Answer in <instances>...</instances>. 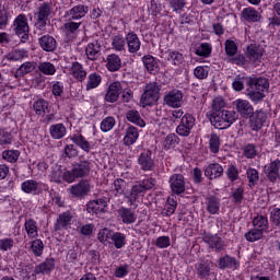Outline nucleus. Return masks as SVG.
<instances>
[{"instance_id": "c756f323", "label": "nucleus", "mask_w": 280, "mask_h": 280, "mask_svg": "<svg viewBox=\"0 0 280 280\" xmlns=\"http://www.w3.org/2000/svg\"><path fill=\"white\" fill-rule=\"evenodd\" d=\"M205 242L209 244L212 250H217V252L222 250V248H224L225 246L224 241L218 235L206 236Z\"/></svg>"}, {"instance_id": "ea45409f", "label": "nucleus", "mask_w": 280, "mask_h": 280, "mask_svg": "<svg viewBox=\"0 0 280 280\" xmlns=\"http://www.w3.org/2000/svg\"><path fill=\"white\" fill-rule=\"evenodd\" d=\"M36 67L33 62L26 61L20 66V68L15 71L14 78H23V75H27V73H32Z\"/></svg>"}, {"instance_id": "2eb2a0df", "label": "nucleus", "mask_w": 280, "mask_h": 280, "mask_svg": "<svg viewBox=\"0 0 280 280\" xmlns=\"http://www.w3.org/2000/svg\"><path fill=\"white\" fill-rule=\"evenodd\" d=\"M170 187L173 194L179 196V194L185 191V177L180 174H174L170 178Z\"/></svg>"}, {"instance_id": "0e129e2a", "label": "nucleus", "mask_w": 280, "mask_h": 280, "mask_svg": "<svg viewBox=\"0 0 280 280\" xmlns=\"http://www.w3.org/2000/svg\"><path fill=\"white\" fill-rule=\"evenodd\" d=\"M12 139V133L5 130H0V145H10Z\"/></svg>"}, {"instance_id": "4468645a", "label": "nucleus", "mask_w": 280, "mask_h": 280, "mask_svg": "<svg viewBox=\"0 0 280 280\" xmlns=\"http://www.w3.org/2000/svg\"><path fill=\"white\" fill-rule=\"evenodd\" d=\"M138 163L141 166V170H143V172H152V170H154V160L152 159V151L144 150L140 154Z\"/></svg>"}, {"instance_id": "393cba45", "label": "nucleus", "mask_w": 280, "mask_h": 280, "mask_svg": "<svg viewBox=\"0 0 280 280\" xmlns=\"http://www.w3.org/2000/svg\"><path fill=\"white\" fill-rule=\"evenodd\" d=\"M246 54L249 57V60L256 62V60H261V57L264 56V47L258 44H250L247 46Z\"/></svg>"}, {"instance_id": "6ab92c4d", "label": "nucleus", "mask_w": 280, "mask_h": 280, "mask_svg": "<svg viewBox=\"0 0 280 280\" xmlns=\"http://www.w3.org/2000/svg\"><path fill=\"white\" fill-rule=\"evenodd\" d=\"M139 139V129L135 126H129L125 131V137L122 139L124 145L130 147L137 143Z\"/></svg>"}, {"instance_id": "c03bdc74", "label": "nucleus", "mask_w": 280, "mask_h": 280, "mask_svg": "<svg viewBox=\"0 0 280 280\" xmlns=\"http://www.w3.org/2000/svg\"><path fill=\"white\" fill-rule=\"evenodd\" d=\"M19 156H21V152L19 150H5L2 152V159L8 161V163H16V161H19Z\"/></svg>"}, {"instance_id": "6e6d98bb", "label": "nucleus", "mask_w": 280, "mask_h": 280, "mask_svg": "<svg viewBox=\"0 0 280 280\" xmlns=\"http://www.w3.org/2000/svg\"><path fill=\"white\" fill-rule=\"evenodd\" d=\"M262 236L264 232L255 228L245 234L247 242H257V240H261Z\"/></svg>"}, {"instance_id": "a878e982", "label": "nucleus", "mask_w": 280, "mask_h": 280, "mask_svg": "<svg viewBox=\"0 0 280 280\" xmlns=\"http://www.w3.org/2000/svg\"><path fill=\"white\" fill-rule=\"evenodd\" d=\"M105 67L110 72L119 71L121 69V58L115 54L108 55Z\"/></svg>"}, {"instance_id": "e433bc0d", "label": "nucleus", "mask_w": 280, "mask_h": 280, "mask_svg": "<svg viewBox=\"0 0 280 280\" xmlns=\"http://www.w3.org/2000/svg\"><path fill=\"white\" fill-rule=\"evenodd\" d=\"M113 231L108 228L101 229L97 233V240L103 244V246H108L110 240L113 238Z\"/></svg>"}, {"instance_id": "bb28decb", "label": "nucleus", "mask_w": 280, "mask_h": 280, "mask_svg": "<svg viewBox=\"0 0 280 280\" xmlns=\"http://www.w3.org/2000/svg\"><path fill=\"white\" fill-rule=\"evenodd\" d=\"M49 135L51 139H62L67 136V127L62 122L51 125L49 127Z\"/></svg>"}, {"instance_id": "5701e85b", "label": "nucleus", "mask_w": 280, "mask_h": 280, "mask_svg": "<svg viewBox=\"0 0 280 280\" xmlns=\"http://www.w3.org/2000/svg\"><path fill=\"white\" fill-rule=\"evenodd\" d=\"M86 14H89V7L84 4L74 5L68 11V16H70L72 21H80V19H84Z\"/></svg>"}, {"instance_id": "a18cd8bd", "label": "nucleus", "mask_w": 280, "mask_h": 280, "mask_svg": "<svg viewBox=\"0 0 280 280\" xmlns=\"http://www.w3.org/2000/svg\"><path fill=\"white\" fill-rule=\"evenodd\" d=\"M127 45L130 54H137V51L141 49V40H139V37L137 36H129L127 38Z\"/></svg>"}, {"instance_id": "a211bd4d", "label": "nucleus", "mask_w": 280, "mask_h": 280, "mask_svg": "<svg viewBox=\"0 0 280 280\" xmlns=\"http://www.w3.org/2000/svg\"><path fill=\"white\" fill-rule=\"evenodd\" d=\"M241 19L247 23H257L261 19V15L255 8L248 7L242 10Z\"/></svg>"}, {"instance_id": "4be33fe9", "label": "nucleus", "mask_w": 280, "mask_h": 280, "mask_svg": "<svg viewBox=\"0 0 280 280\" xmlns=\"http://www.w3.org/2000/svg\"><path fill=\"white\" fill-rule=\"evenodd\" d=\"M72 141L75 143V145H78L79 148H81V150H83V152H91V142H89V140H86V138H84V136L80 135V133H75L72 136H69L66 141Z\"/></svg>"}, {"instance_id": "aec40b11", "label": "nucleus", "mask_w": 280, "mask_h": 280, "mask_svg": "<svg viewBox=\"0 0 280 280\" xmlns=\"http://www.w3.org/2000/svg\"><path fill=\"white\" fill-rule=\"evenodd\" d=\"M72 171H74V175L77 178H84V176H89L91 172V162L81 161L72 165Z\"/></svg>"}, {"instance_id": "9b49d317", "label": "nucleus", "mask_w": 280, "mask_h": 280, "mask_svg": "<svg viewBox=\"0 0 280 280\" xmlns=\"http://www.w3.org/2000/svg\"><path fill=\"white\" fill-rule=\"evenodd\" d=\"M91 191V184L89 180H81L79 184L72 185L69 188V194L74 198H84Z\"/></svg>"}, {"instance_id": "412c9836", "label": "nucleus", "mask_w": 280, "mask_h": 280, "mask_svg": "<svg viewBox=\"0 0 280 280\" xmlns=\"http://www.w3.org/2000/svg\"><path fill=\"white\" fill-rule=\"evenodd\" d=\"M224 174V167L218 163H212L207 166L205 170V176L210 180H215V178H220Z\"/></svg>"}, {"instance_id": "9d476101", "label": "nucleus", "mask_w": 280, "mask_h": 280, "mask_svg": "<svg viewBox=\"0 0 280 280\" xmlns=\"http://www.w3.org/2000/svg\"><path fill=\"white\" fill-rule=\"evenodd\" d=\"M267 119H268V114L262 109H257L256 112H254V114L252 115V119L249 120L250 121L249 126L252 130H254L255 132L261 130Z\"/></svg>"}, {"instance_id": "4d7b16f0", "label": "nucleus", "mask_w": 280, "mask_h": 280, "mask_svg": "<svg viewBox=\"0 0 280 280\" xmlns=\"http://www.w3.org/2000/svg\"><path fill=\"white\" fill-rule=\"evenodd\" d=\"M207 209L209 213H211L212 215H215V213L220 211V201L215 198L208 199Z\"/></svg>"}, {"instance_id": "58836bf2", "label": "nucleus", "mask_w": 280, "mask_h": 280, "mask_svg": "<svg viewBox=\"0 0 280 280\" xmlns=\"http://www.w3.org/2000/svg\"><path fill=\"white\" fill-rule=\"evenodd\" d=\"M89 60H97L100 58V44L97 42L90 43L85 49Z\"/></svg>"}, {"instance_id": "5fc2aeb1", "label": "nucleus", "mask_w": 280, "mask_h": 280, "mask_svg": "<svg viewBox=\"0 0 280 280\" xmlns=\"http://www.w3.org/2000/svg\"><path fill=\"white\" fill-rule=\"evenodd\" d=\"M222 108H226V101L222 96H217L212 101V113L222 112Z\"/></svg>"}, {"instance_id": "423d86ee", "label": "nucleus", "mask_w": 280, "mask_h": 280, "mask_svg": "<svg viewBox=\"0 0 280 280\" xmlns=\"http://www.w3.org/2000/svg\"><path fill=\"white\" fill-rule=\"evenodd\" d=\"M233 108L244 119H250V117H253V115L255 114V108L253 107V104H250V101L248 100L236 98L233 102Z\"/></svg>"}, {"instance_id": "6e6552de", "label": "nucleus", "mask_w": 280, "mask_h": 280, "mask_svg": "<svg viewBox=\"0 0 280 280\" xmlns=\"http://www.w3.org/2000/svg\"><path fill=\"white\" fill-rule=\"evenodd\" d=\"M12 30L16 36H30V23H27V15L19 14L12 24Z\"/></svg>"}, {"instance_id": "09e8293b", "label": "nucleus", "mask_w": 280, "mask_h": 280, "mask_svg": "<svg viewBox=\"0 0 280 280\" xmlns=\"http://www.w3.org/2000/svg\"><path fill=\"white\" fill-rule=\"evenodd\" d=\"M10 19H12V14L10 10L2 8L0 9V30H4L8 27V23H10Z\"/></svg>"}, {"instance_id": "f3484780", "label": "nucleus", "mask_w": 280, "mask_h": 280, "mask_svg": "<svg viewBox=\"0 0 280 280\" xmlns=\"http://www.w3.org/2000/svg\"><path fill=\"white\" fill-rule=\"evenodd\" d=\"M106 207H108V202L105 199H96L92 200L86 206L88 213H92L98 215V213H104L106 211Z\"/></svg>"}, {"instance_id": "f03ea898", "label": "nucleus", "mask_w": 280, "mask_h": 280, "mask_svg": "<svg viewBox=\"0 0 280 280\" xmlns=\"http://www.w3.org/2000/svg\"><path fill=\"white\" fill-rule=\"evenodd\" d=\"M270 89L266 78H249L247 81V97L253 102H261Z\"/></svg>"}, {"instance_id": "3c124183", "label": "nucleus", "mask_w": 280, "mask_h": 280, "mask_svg": "<svg viewBox=\"0 0 280 280\" xmlns=\"http://www.w3.org/2000/svg\"><path fill=\"white\" fill-rule=\"evenodd\" d=\"M209 145H210V151L213 154H218V152H220V136L215 133H211L209 138Z\"/></svg>"}, {"instance_id": "39448f33", "label": "nucleus", "mask_w": 280, "mask_h": 280, "mask_svg": "<svg viewBox=\"0 0 280 280\" xmlns=\"http://www.w3.org/2000/svg\"><path fill=\"white\" fill-rule=\"evenodd\" d=\"M51 12L54 9L51 8V3L44 2L37 8V12L35 13V26L37 30H43L47 27V21H49V16H51Z\"/></svg>"}, {"instance_id": "b1692460", "label": "nucleus", "mask_w": 280, "mask_h": 280, "mask_svg": "<svg viewBox=\"0 0 280 280\" xmlns=\"http://www.w3.org/2000/svg\"><path fill=\"white\" fill-rule=\"evenodd\" d=\"M280 160H275L269 165L265 166V174H267L269 180L275 183L279 178Z\"/></svg>"}, {"instance_id": "603ef678", "label": "nucleus", "mask_w": 280, "mask_h": 280, "mask_svg": "<svg viewBox=\"0 0 280 280\" xmlns=\"http://www.w3.org/2000/svg\"><path fill=\"white\" fill-rule=\"evenodd\" d=\"M197 275L200 279H207L209 277V272H211V267L208 262H201L196 266Z\"/></svg>"}, {"instance_id": "2f4dec72", "label": "nucleus", "mask_w": 280, "mask_h": 280, "mask_svg": "<svg viewBox=\"0 0 280 280\" xmlns=\"http://www.w3.org/2000/svg\"><path fill=\"white\" fill-rule=\"evenodd\" d=\"M219 268H231L232 270H237V268H240V261L231 256H224L219 260Z\"/></svg>"}, {"instance_id": "0eeeda50", "label": "nucleus", "mask_w": 280, "mask_h": 280, "mask_svg": "<svg viewBox=\"0 0 280 280\" xmlns=\"http://www.w3.org/2000/svg\"><path fill=\"white\" fill-rule=\"evenodd\" d=\"M21 189L24 194H32L33 196H40L43 191H47L49 187L43 182L27 179L21 184Z\"/></svg>"}, {"instance_id": "37998d69", "label": "nucleus", "mask_w": 280, "mask_h": 280, "mask_svg": "<svg viewBox=\"0 0 280 280\" xmlns=\"http://www.w3.org/2000/svg\"><path fill=\"white\" fill-rule=\"evenodd\" d=\"M7 60H11L13 62H16L19 60H23L24 58H27V51L24 49L21 50H12L4 57Z\"/></svg>"}, {"instance_id": "680f3d73", "label": "nucleus", "mask_w": 280, "mask_h": 280, "mask_svg": "<svg viewBox=\"0 0 280 280\" xmlns=\"http://www.w3.org/2000/svg\"><path fill=\"white\" fill-rule=\"evenodd\" d=\"M167 60L173 65H180V62H183V54L178 51H170Z\"/></svg>"}, {"instance_id": "dca6fc26", "label": "nucleus", "mask_w": 280, "mask_h": 280, "mask_svg": "<svg viewBox=\"0 0 280 280\" xmlns=\"http://www.w3.org/2000/svg\"><path fill=\"white\" fill-rule=\"evenodd\" d=\"M71 224H73V215L71 214V212H62L57 218V221L55 223V230L62 231L65 229H69Z\"/></svg>"}, {"instance_id": "a19ab883", "label": "nucleus", "mask_w": 280, "mask_h": 280, "mask_svg": "<svg viewBox=\"0 0 280 280\" xmlns=\"http://www.w3.org/2000/svg\"><path fill=\"white\" fill-rule=\"evenodd\" d=\"M112 242L115 248H124L126 246V234L121 232H113L112 234Z\"/></svg>"}, {"instance_id": "69168bd1", "label": "nucleus", "mask_w": 280, "mask_h": 280, "mask_svg": "<svg viewBox=\"0 0 280 280\" xmlns=\"http://www.w3.org/2000/svg\"><path fill=\"white\" fill-rule=\"evenodd\" d=\"M14 246V240L12 238H1L0 240V250H12Z\"/></svg>"}, {"instance_id": "79ce46f5", "label": "nucleus", "mask_w": 280, "mask_h": 280, "mask_svg": "<svg viewBox=\"0 0 280 280\" xmlns=\"http://www.w3.org/2000/svg\"><path fill=\"white\" fill-rule=\"evenodd\" d=\"M254 229L264 233V231H268V219L264 215H258L253 221Z\"/></svg>"}, {"instance_id": "f257e3e1", "label": "nucleus", "mask_w": 280, "mask_h": 280, "mask_svg": "<svg viewBox=\"0 0 280 280\" xmlns=\"http://www.w3.org/2000/svg\"><path fill=\"white\" fill-rule=\"evenodd\" d=\"M156 185L154 178L143 179L140 184H135L131 189H128L129 184L122 178H116L110 186V194L116 198L125 196L130 207L137 209L139 205L137 201L141 194H145L148 189H152Z\"/></svg>"}, {"instance_id": "f8f14e48", "label": "nucleus", "mask_w": 280, "mask_h": 280, "mask_svg": "<svg viewBox=\"0 0 280 280\" xmlns=\"http://www.w3.org/2000/svg\"><path fill=\"white\" fill-rule=\"evenodd\" d=\"M164 102L171 108H180L183 106V92L180 90H172L164 96Z\"/></svg>"}, {"instance_id": "864d4df0", "label": "nucleus", "mask_w": 280, "mask_h": 280, "mask_svg": "<svg viewBox=\"0 0 280 280\" xmlns=\"http://www.w3.org/2000/svg\"><path fill=\"white\" fill-rule=\"evenodd\" d=\"M194 75L198 80H205L209 75V66H198L194 70Z\"/></svg>"}, {"instance_id": "7ed1b4c3", "label": "nucleus", "mask_w": 280, "mask_h": 280, "mask_svg": "<svg viewBox=\"0 0 280 280\" xmlns=\"http://www.w3.org/2000/svg\"><path fill=\"white\" fill-rule=\"evenodd\" d=\"M210 121L214 128L224 130L231 128L237 121V112L223 109L221 112H212Z\"/></svg>"}, {"instance_id": "1a4fd4ad", "label": "nucleus", "mask_w": 280, "mask_h": 280, "mask_svg": "<svg viewBox=\"0 0 280 280\" xmlns=\"http://www.w3.org/2000/svg\"><path fill=\"white\" fill-rule=\"evenodd\" d=\"M66 71L69 75H72L77 82H84L86 80V70L84 66L78 61H73L71 65L66 66Z\"/></svg>"}, {"instance_id": "8fccbe9b", "label": "nucleus", "mask_w": 280, "mask_h": 280, "mask_svg": "<svg viewBox=\"0 0 280 280\" xmlns=\"http://www.w3.org/2000/svg\"><path fill=\"white\" fill-rule=\"evenodd\" d=\"M115 117H106L101 121V130L102 132H110V130H113V128H115Z\"/></svg>"}, {"instance_id": "c9c22d12", "label": "nucleus", "mask_w": 280, "mask_h": 280, "mask_svg": "<svg viewBox=\"0 0 280 280\" xmlns=\"http://www.w3.org/2000/svg\"><path fill=\"white\" fill-rule=\"evenodd\" d=\"M25 231L31 240L38 237V223L34 219H28L24 224Z\"/></svg>"}, {"instance_id": "f704fd0d", "label": "nucleus", "mask_w": 280, "mask_h": 280, "mask_svg": "<svg viewBox=\"0 0 280 280\" xmlns=\"http://www.w3.org/2000/svg\"><path fill=\"white\" fill-rule=\"evenodd\" d=\"M127 119L135 124L136 126H139L140 128H145V120L141 118V114H139L138 110H129L126 115Z\"/></svg>"}, {"instance_id": "4c0bfd02", "label": "nucleus", "mask_w": 280, "mask_h": 280, "mask_svg": "<svg viewBox=\"0 0 280 280\" xmlns=\"http://www.w3.org/2000/svg\"><path fill=\"white\" fill-rule=\"evenodd\" d=\"M39 45L44 51H54L56 49V39L51 36H43L39 39Z\"/></svg>"}, {"instance_id": "bf43d9fd", "label": "nucleus", "mask_w": 280, "mask_h": 280, "mask_svg": "<svg viewBox=\"0 0 280 280\" xmlns=\"http://www.w3.org/2000/svg\"><path fill=\"white\" fill-rule=\"evenodd\" d=\"M197 56H203L205 58L211 56V46L209 44H200L196 48Z\"/></svg>"}, {"instance_id": "de8ad7c7", "label": "nucleus", "mask_w": 280, "mask_h": 280, "mask_svg": "<svg viewBox=\"0 0 280 280\" xmlns=\"http://www.w3.org/2000/svg\"><path fill=\"white\" fill-rule=\"evenodd\" d=\"M33 108L36 115H45L47 108H49V103L45 100H38L34 103Z\"/></svg>"}, {"instance_id": "13d9d810", "label": "nucleus", "mask_w": 280, "mask_h": 280, "mask_svg": "<svg viewBox=\"0 0 280 280\" xmlns=\"http://www.w3.org/2000/svg\"><path fill=\"white\" fill-rule=\"evenodd\" d=\"M31 248L36 257H40V255H43V250L45 249V245L43 244V241L35 240L32 242Z\"/></svg>"}, {"instance_id": "c85d7f7f", "label": "nucleus", "mask_w": 280, "mask_h": 280, "mask_svg": "<svg viewBox=\"0 0 280 280\" xmlns=\"http://www.w3.org/2000/svg\"><path fill=\"white\" fill-rule=\"evenodd\" d=\"M54 268H56V260H54V258H48L45 262H42L35 268V272L36 275H48Z\"/></svg>"}, {"instance_id": "338daca9", "label": "nucleus", "mask_w": 280, "mask_h": 280, "mask_svg": "<svg viewBox=\"0 0 280 280\" xmlns=\"http://www.w3.org/2000/svg\"><path fill=\"white\" fill-rule=\"evenodd\" d=\"M225 51L228 56H235L237 54V45L233 40L225 42Z\"/></svg>"}, {"instance_id": "e2e57ef3", "label": "nucleus", "mask_w": 280, "mask_h": 280, "mask_svg": "<svg viewBox=\"0 0 280 280\" xmlns=\"http://www.w3.org/2000/svg\"><path fill=\"white\" fill-rule=\"evenodd\" d=\"M246 175L249 185H255L259 180V173L255 168H248Z\"/></svg>"}, {"instance_id": "7c9ffc66", "label": "nucleus", "mask_w": 280, "mask_h": 280, "mask_svg": "<svg viewBox=\"0 0 280 280\" xmlns=\"http://www.w3.org/2000/svg\"><path fill=\"white\" fill-rule=\"evenodd\" d=\"M118 214L124 224H133V222H137V214H135V212L128 208H120L118 210Z\"/></svg>"}, {"instance_id": "774afa93", "label": "nucleus", "mask_w": 280, "mask_h": 280, "mask_svg": "<svg viewBox=\"0 0 280 280\" xmlns=\"http://www.w3.org/2000/svg\"><path fill=\"white\" fill-rule=\"evenodd\" d=\"M171 244L170 236H160L155 241V246L158 248H168Z\"/></svg>"}, {"instance_id": "20e7f679", "label": "nucleus", "mask_w": 280, "mask_h": 280, "mask_svg": "<svg viewBox=\"0 0 280 280\" xmlns=\"http://www.w3.org/2000/svg\"><path fill=\"white\" fill-rule=\"evenodd\" d=\"M161 88L156 82H151L145 85L144 92L140 98V104L143 108L145 106H153L155 102H159Z\"/></svg>"}, {"instance_id": "cd10ccee", "label": "nucleus", "mask_w": 280, "mask_h": 280, "mask_svg": "<svg viewBox=\"0 0 280 280\" xmlns=\"http://www.w3.org/2000/svg\"><path fill=\"white\" fill-rule=\"evenodd\" d=\"M102 84V75L97 72L90 73L85 83V91H93Z\"/></svg>"}, {"instance_id": "72a5a7b5", "label": "nucleus", "mask_w": 280, "mask_h": 280, "mask_svg": "<svg viewBox=\"0 0 280 280\" xmlns=\"http://www.w3.org/2000/svg\"><path fill=\"white\" fill-rule=\"evenodd\" d=\"M180 142V139L175 133L167 135L162 141V148L164 150H174L176 145Z\"/></svg>"}, {"instance_id": "052dcab7", "label": "nucleus", "mask_w": 280, "mask_h": 280, "mask_svg": "<svg viewBox=\"0 0 280 280\" xmlns=\"http://www.w3.org/2000/svg\"><path fill=\"white\" fill-rule=\"evenodd\" d=\"M170 7L172 8L173 12H179L187 5L186 0H167Z\"/></svg>"}, {"instance_id": "ddd939ff", "label": "nucleus", "mask_w": 280, "mask_h": 280, "mask_svg": "<svg viewBox=\"0 0 280 280\" xmlns=\"http://www.w3.org/2000/svg\"><path fill=\"white\" fill-rule=\"evenodd\" d=\"M121 91H124V88H121V83L117 81L110 83L105 94V102H109V104H115V102L119 100Z\"/></svg>"}, {"instance_id": "473e14b6", "label": "nucleus", "mask_w": 280, "mask_h": 280, "mask_svg": "<svg viewBox=\"0 0 280 280\" xmlns=\"http://www.w3.org/2000/svg\"><path fill=\"white\" fill-rule=\"evenodd\" d=\"M142 62L149 73H156L159 71V62H156L153 56L147 55L142 57Z\"/></svg>"}, {"instance_id": "49530a36", "label": "nucleus", "mask_w": 280, "mask_h": 280, "mask_svg": "<svg viewBox=\"0 0 280 280\" xmlns=\"http://www.w3.org/2000/svg\"><path fill=\"white\" fill-rule=\"evenodd\" d=\"M38 70L40 73H44V75H55L56 74V66L51 62H42L38 66Z\"/></svg>"}]
</instances>
